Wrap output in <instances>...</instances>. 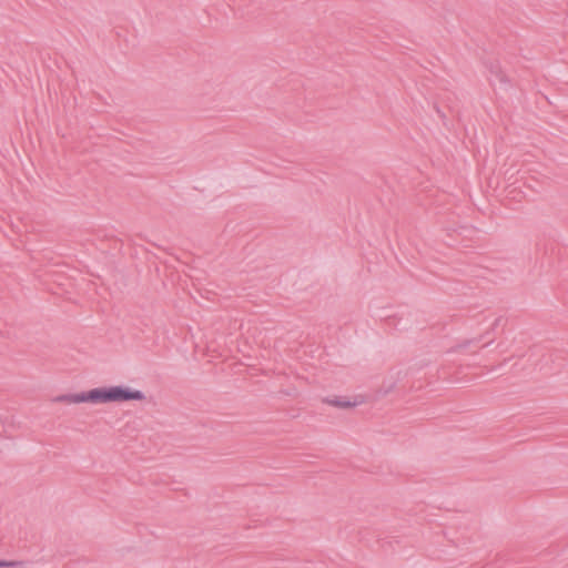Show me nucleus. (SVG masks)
Instances as JSON below:
<instances>
[{
    "label": "nucleus",
    "instance_id": "1",
    "mask_svg": "<svg viewBox=\"0 0 568 568\" xmlns=\"http://www.w3.org/2000/svg\"><path fill=\"white\" fill-rule=\"evenodd\" d=\"M142 399V392L130 390L121 386H113L109 388H94L87 393L67 394L58 396L54 400L65 404H80L85 402L91 403H111V402H126V400Z\"/></svg>",
    "mask_w": 568,
    "mask_h": 568
},
{
    "label": "nucleus",
    "instance_id": "2",
    "mask_svg": "<svg viewBox=\"0 0 568 568\" xmlns=\"http://www.w3.org/2000/svg\"><path fill=\"white\" fill-rule=\"evenodd\" d=\"M325 404L341 409H352L364 403L362 396H329L324 398Z\"/></svg>",
    "mask_w": 568,
    "mask_h": 568
},
{
    "label": "nucleus",
    "instance_id": "3",
    "mask_svg": "<svg viewBox=\"0 0 568 568\" xmlns=\"http://www.w3.org/2000/svg\"><path fill=\"white\" fill-rule=\"evenodd\" d=\"M14 565H17V562H14V561L0 560V568L1 567L14 566Z\"/></svg>",
    "mask_w": 568,
    "mask_h": 568
}]
</instances>
